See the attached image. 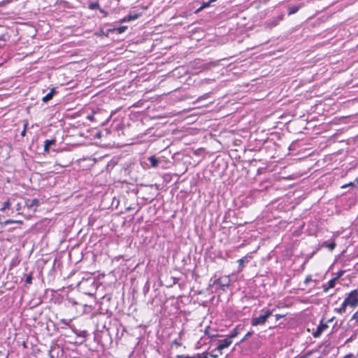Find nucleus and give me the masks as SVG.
Here are the masks:
<instances>
[{
	"label": "nucleus",
	"mask_w": 358,
	"mask_h": 358,
	"mask_svg": "<svg viewBox=\"0 0 358 358\" xmlns=\"http://www.w3.org/2000/svg\"><path fill=\"white\" fill-rule=\"evenodd\" d=\"M1 353V352L0 351V354Z\"/></svg>",
	"instance_id": "37998d69"
},
{
	"label": "nucleus",
	"mask_w": 358,
	"mask_h": 358,
	"mask_svg": "<svg viewBox=\"0 0 358 358\" xmlns=\"http://www.w3.org/2000/svg\"><path fill=\"white\" fill-rule=\"evenodd\" d=\"M310 280H311L310 276L306 277V278L305 279L304 283L308 284V282L310 281Z\"/></svg>",
	"instance_id": "f704fd0d"
},
{
	"label": "nucleus",
	"mask_w": 358,
	"mask_h": 358,
	"mask_svg": "<svg viewBox=\"0 0 358 358\" xmlns=\"http://www.w3.org/2000/svg\"><path fill=\"white\" fill-rule=\"evenodd\" d=\"M342 273H343V271L338 272V274H340L339 276H341L342 275Z\"/></svg>",
	"instance_id": "ea45409f"
},
{
	"label": "nucleus",
	"mask_w": 358,
	"mask_h": 358,
	"mask_svg": "<svg viewBox=\"0 0 358 358\" xmlns=\"http://www.w3.org/2000/svg\"><path fill=\"white\" fill-rule=\"evenodd\" d=\"M55 93H56L55 88L51 89L50 92L42 98V101L45 103L48 102V101H50L52 99V97Z\"/></svg>",
	"instance_id": "f8f14e48"
},
{
	"label": "nucleus",
	"mask_w": 358,
	"mask_h": 358,
	"mask_svg": "<svg viewBox=\"0 0 358 358\" xmlns=\"http://www.w3.org/2000/svg\"><path fill=\"white\" fill-rule=\"evenodd\" d=\"M231 343L232 341L230 340V338L228 337L223 340H219L217 343V347L213 351H218L220 354H222V350L226 348H228L231 344Z\"/></svg>",
	"instance_id": "20e7f679"
},
{
	"label": "nucleus",
	"mask_w": 358,
	"mask_h": 358,
	"mask_svg": "<svg viewBox=\"0 0 358 358\" xmlns=\"http://www.w3.org/2000/svg\"><path fill=\"white\" fill-rule=\"evenodd\" d=\"M338 278H334L332 279H331L330 280L328 281L327 282V285H323V289H324V292H327V290L330 288H333L334 286H335V283H336V281L337 280Z\"/></svg>",
	"instance_id": "9b49d317"
},
{
	"label": "nucleus",
	"mask_w": 358,
	"mask_h": 358,
	"mask_svg": "<svg viewBox=\"0 0 358 358\" xmlns=\"http://www.w3.org/2000/svg\"><path fill=\"white\" fill-rule=\"evenodd\" d=\"M253 334V331H248L245 336L243 337V338L241 341V342H243L246 338L251 336Z\"/></svg>",
	"instance_id": "b1692460"
},
{
	"label": "nucleus",
	"mask_w": 358,
	"mask_h": 358,
	"mask_svg": "<svg viewBox=\"0 0 358 358\" xmlns=\"http://www.w3.org/2000/svg\"><path fill=\"white\" fill-rule=\"evenodd\" d=\"M231 284V279L229 276H224L217 279H215L210 286H218L219 289L222 292H225L227 288L229 287Z\"/></svg>",
	"instance_id": "f03ea898"
},
{
	"label": "nucleus",
	"mask_w": 358,
	"mask_h": 358,
	"mask_svg": "<svg viewBox=\"0 0 358 358\" xmlns=\"http://www.w3.org/2000/svg\"><path fill=\"white\" fill-rule=\"evenodd\" d=\"M56 140L55 139H48L44 142V151L45 152H49L50 148L52 145H55Z\"/></svg>",
	"instance_id": "9d476101"
},
{
	"label": "nucleus",
	"mask_w": 358,
	"mask_h": 358,
	"mask_svg": "<svg viewBox=\"0 0 358 358\" xmlns=\"http://www.w3.org/2000/svg\"><path fill=\"white\" fill-rule=\"evenodd\" d=\"M20 203H18V204H17V210H19V209H20Z\"/></svg>",
	"instance_id": "4c0bfd02"
},
{
	"label": "nucleus",
	"mask_w": 358,
	"mask_h": 358,
	"mask_svg": "<svg viewBox=\"0 0 358 358\" xmlns=\"http://www.w3.org/2000/svg\"><path fill=\"white\" fill-rule=\"evenodd\" d=\"M139 14H129L124 20V21H131L137 19L139 17Z\"/></svg>",
	"instance_id": "dca6fc26"
},
{
	"label": "nucleus",
	"mask_w": 358,
	"mask_h": 358,
	"mask_svg": "<svg viewBox=\"0 0 358 358\" xmlns=\"http://www.w3.org/2000/svg\"><path fill=\"white\" fill-rule=\"evenodd\" d=\"M273 312V310L266 308L262 309L261 310L262 314L259 316L252 317L251 319V325L253 327L264 325L266 322L268 318L272 315Z\"/></svg>",
	"instance_id": "f257e3e1"
},
{
	"label": "nucleus",
	"mask_w": 358,
	"mask_h": 358,
	"mask_svg": "<svg viewBox=\"0 0 358 358\" xmlns=\"http://www.w3.org/2000/svg\"><path fill=\"white\" fill-rule=\"evenodd\" d=\"M249 262L248 257L245 256L238 260V271H241L245 263H248Z\"/></svg>",
	"instance_id": "4468645a"
},
{
	"label": "nucleus",
	"mask_w": 358,
	"mask_h": 358,
	"mask_svg": "<svg viewBox=\"0 0 358 358\" xmlns=\"http://www.w3.org/2000/svg\"><path fill=\"white\" fill-rule=\"evenodd\" d=\"M356 185V182L355 180L354 182H350L349 183H347V184H345L341 186V188H346V187H355Z\"/></svg>",
	"instance_id": "4be33fe9"
},
{
	"label": "nucleus",
	"mask_w": 358,
	"mask_h": 358,
	"mask_svg": "<svg viewBox=\"0 0 358 358\" xmlns=\"http://www.w3.org/2000/svg\"><path fill=\"white\" fill-rule=\"evenodd\" d=\"M332 320H333V318L329 320L328 322H331Z\"/></svg>",
	"instance_id": "79ce46f5"
},
{
	"label": "nucleus",
	"mask_w": 358,
	"mask_h": 358,
	"mask_svg": "<svg viewBox=\"0 0 358 358\" xmlns=\"http://www.w3.org/2000/svg\"><path fill=\"white\" fill-rule=\"evenodd\" d=\"M148 160L150 162L151 167L156 168L158 166L159 162V159L155 156H154V155L150 156L148 158Z\"/></svg>",
	"instance_id": "ddd939ff"
},
{
	"label": "nucleus",
	"mask_w": 358,
	"mask_h": 358,
	"mask_svg": "<svg viewBox=\"0 0 358 358\" xmlns=\"http://www.w3.org/2000/svg\"><path fill=\"white\" fill-rule=\"evenodd\" d=\"M336 243L332 241V242H329V241H324L323 243H322V246L324 247V248H329L330 250H333L335 247H336Z\"/></svg>",
	"instance_id": "2eb2a0df"
},
{
	"label": "nucleus",
	"mask_w": 358,
	"mask_h": 358,
	"mask_svg": "<svg viewBox=\"0 0 358 358\" xmlns=\"http://www.w3.org/2000/svg\"><path fill=\"white\" fill-rule=\"evenodd\" d=\"M285 317V315H280V314H276L275 315V320L278 321L280 319L282 318Z\"/></svg>",
	"instance_id": "c85d7f7f"
},
{
	"label": "nucleus",
	"mask_w": 358,
	"mask_h": 358,
	"mask_svg": "<svg viewBox=\"0 0 358 358\" xmlns=\"http://www.w3.org/2000/svg\"><path fill=\"white\" fill-rule=\"evenodd\" d=\"M99 12L103 13L104 15V16H107L108 15V13L106 11H105L102 8H99Z\"/></svg>",
	"instance_id": "7c9ffc66"
},
{
	"label": "nucleus",
	"mask_w": 358,
	"mask_h": 358,
	"mask_svg": "<svg viewBox=\"0 0 358 358\" xmlns=\"http://www.w3.org/2000/svg\"><path fill=\"white\" fill-rule=\"evenodd\" d=\"M14 222H15V221H14L13 220H8L5 221L4 224H8L14 223Z\"/></svg>",
	"instance_id": "2f4dec72"
},
{
	"label": "nucleus",
	"mask_w": 358,
	"mask_h": 358,
	"mask_svg": "<svg viewBox=\"0 0 358 358\" xmlns=\"http://www.w3.org/2000/svg\"><path fill=\"white\" fill-rule=\"evenodd\" d=\"M173 345L180 347L182 345V343L179 342L177 339H175L174 341H172V345Z\"/></svg>",
	"instance_id": "393cba45"
},
{
	"label": "nucleus",
	"mask_w": 358,
	"mask_h": 358,
	"mask_svg": "<svg viewBox=\"0 0 358 358\" xmlns=\"http://www.w3.org/2000/svg\"><path fill=\"white\" fill-rule=\"evenodd\" d=\"M27 123H25L24 124V129H23V130L21 132V136H25L26 130H27Z\"/></svg>",
	"instance_id": "bb28decb"
},
{
	"label": "nucleus",
	"mask_w": 358,
	"mask_h": 358,
	"mask_svg": "<svg viewBox=\"0 0 358 358\" xmlns=\"http://www.w3.org/2000/svg\"><path fill=\"white\" fill-rule=\"evenodd\" d=\"M10 202L8 200H7L6 201H5L3 204V206L0 208V210L3 212L5 211L6 209L9 208H10Z\"/></svg>",
	"instance_id": "6ab92c4d"
},
{
	"label": "nucleus",
	"mask_w": 358,
	"mask_h": 358,
	"mask_svg": "<svg viewBox=\"0 0 358 358\" xmlns=\"http://www.w3.org/2000/svg\"><path fill=\"white\" fill-rule=\"evenodd\" d=\"M25 283L28 285H31L32 283V273H30L27 275Z\"/></svg>",
	"instance_id": "aec40b11"
},
{
	"label": "nucleus",
	"mask_w": 358,
	"mask_h": 358,
	"mask_svg": "<svg viewBox=\"0 0 358 358\" xmlns=\"http://www.w3.org/2000/svg\"><path fill=\"white\" fill-rule=\"evenodd\" d=\"M238 334V331L237 330V328H235L230 331V333L227 337L230 338V340L232 341V338H235Z\"/></svg>",
	"instance_id": "f3484780"
},
{
	"label": "nucleus",
	"mask_w": 358,
	"mask_h": 358,
	"mask_svg": "<svg viewBox=\"0 0 358 358\" xmlns=\"http://www.w3.org/2000/svg\"><path fill=\"white\" fill-rule=\"evenodd\" d=\"M348 306H349V304L348 303V301L345 299V300L343 301V302L342 303L341 308L343 310H344L345 311H346V307H347Z\"/></svg>",
	"instance_id": "5701e85b"
},
{
	"label": "nucleus",
	"mask_w": 358,
	"mask_h": 358,
	"mask_svg": "<svg viewBox=\"0 0 358 358\" xmlns=\"http://www.w3.org/2000/svg\"><path fill=\"white\" fill-rule=\"evenodd\" d=\"M25 205L29 209H33L35 211L36 208L39 206V200L38 199H34L32 200L27 199Z\"/></svg>",
	"instance_id": "0eeeda50"
},
{
	"label": "nucleus",
	"mask_w": 358,
	"mask_h": 358,
	"mask_svg": "<svg viewBox=\"0 0 358 358\" xmlns=\"http://www.w3.org/2000/svg\"><path fill=\"white\" fill-rule=\"evenodd\" d=\"M345 299L351 308L357 307L358 306V289L352 290L346 295Z\"/></svg>",
	"instance_id": "7ed1b4c3"
},
{
	"label": "nucleus",
	"mask_w": 358,
	"mask_h": 358,
	"mask_svg": "<svg viewBox=\"0 0 358 358\" xmlns=\"http://www.w3.org/2000/svg\"><path fill=\"white\" fill-rule=\"evenodd\" d=\"M87 118L90 120H94V115H88Z\"/></svg>",
	"instance_id": "c9c22d12"
},
{
	"label": "nucleus",
	"mask_w": 358,
	"mask_h": 358,
	"mask_svg": "<svg viewBox=\"0 0 358 358\" xmlns=\"http://www.w3.org/2000/svg\"><path fill=\"white\" fill-rule=\"evenodd\" d=\"M125 29H126V27H120V28L118 29V31H119V33H122V32H124V30H125Z\"/></svg>",
	"instance_id": "72a5a7b5"
},
{
	"label": "nucleus",
	"mask_w": 358,
	"mask_h": 358,
	"mask_svg": "<svg viewBox=\"0 0 358 358\" xmlns=\"http://www.w3.org/2000/svg\"><path fill=\"white\" fill-rule=\"evenodd\" d=\"M11 1H12V0H3V1L0 2V7L1 6H3L6 4H8V3H10Z\"/></svg>",
	"instance_id": "a878e982"
},
{
	"label": "nucleus",
	"mask_w": 358,
	"mask_h": 358,
	"mask_svg": "<svg viewBox=\"0 0 358 358\" xmlns=\"http://www.w3.org/2000/svg\"><path fill=\"white\" fill-rule=\"evenodd\" d=\"M343 358H357L352 353L345 355Z\"/></svg>",
	"instance_id": "cd10ccee"
},
{
	"label": "nucleus",
	"mask_w": 358,
	"mask_h": 358,
	"mask_svg": "<svg viewBox=\"0 0 358 358\" xmlns=\"http://www.w3.org/2000/svg\"><path fill=\"white\" fill-rule=\"evenodd\" d=\"M60 322H61L62 323H63L64 324H65V325H69V321H67V320H66L65 319H62V320H60Z\"/></svg>",
	"instance_id": "473e14b6"
},
{
	"label": "nucleus",
	"mask_w": 358,
	"mask_h": 358,
	"mask_svg": "<svg viewBox=\"0 0 358 358\" xmlns=\"http://www.w3.org/2000/svg\"><path fill=\"white\" fill-rule=\"evenodd\" d=\"M215 0H210L208 2H203L202 6L197 9V11H200L202 9L205 8H207L208 6H209L210 3L213 1H214Z\"/></svg>",
	"instance_id": "412c9836"
},
{
	"label": "nucleus",
	"mask_w": 358,
	"mask_h": 358,
	"mask_svg": "<svg viewBox=\"0 0 358 358\" xmlns=\"http://www.w3.org/2000/svg\"><path fill=\"white\" fill-rule=\"evenodd\" d=\"M90 281H92V283H94V280H92V279H91V280H90Z\"/></svg>",
	"instance_id": "a19ab883"
},
{
	"label": "nucleus",
	"mask_w": 358,
	"mask_h": 358,
	"mask_svg": "<svg viewBox=\"0 0 358 358\" xmlns=\"http://www.w3.org/2000/svg\"><path fill=\"white\" fill-rule=\"evenodd\" d=\"M328 327L327 324L321 323L317 326V329L315 332L313 333V336L315 338H318L320 336L322 333Z\"/></svg>",
	"instance_id": "6e6552de"
},
{
	"label": "nucleus",
	"mask_w": 358,
	"mask_h": 358,
	"mask_svg": "<svg viewBox=\"0 0 358 358\" xmlns=\"http://www.w3.org/2000/svg\"><path fill=\"white\" fill-rule=\"evenodd\" d=\"M283 17H284V15L282 14H281L277 17H274L267 20L265 22L266 27L271 29V28L275 27L283 19Z\"/></svg>",
	"instance_id": "39448f33"
},
{
	"label": "nucleus",
	"mask_w": 358,
	"mask_h": 358,
	"mask_svg": "<svg viewBox=\"0 0 358 358\" xmlns=\"http://www.w3.org/2000/svg\"><path fill=\"white\" fill-rule=\"evenodd\" d=\"M335 311H336L338 313L342 314L345 313V311L343 310L341 307L339 308H336Z\"/></svg>",
	"instance_id": "c756f323"
},
{
	"label": "nucleus",
	"mask_w": 358,
	"mask_h": 358,
	"mask_svg": "<svg viewBox=\"0 0 358 358\" xmlns=\"http://www.w3.org/2000/svg\"><path fill=\"white\" fill-rule=\"evenodd\" d=\"M342 273H343V271L338 272V274H340L339 276H341L342 275Z\"/></svg>",
	"instance_id": "58836bf2"
},
{
	"label": "nucleus",
	"mask_w": 358,
	"mask_h": 358,
	"mask_svg": "<svg viewBox=\"0 0 358 358\" xmlns=\"http://www.w3.org/2000/svg\"><path fill=\"white\" fill-rule=\"evenodd\" d=\"M176 358H208V354L207 352L196 353L192 356L185 355H178Z\"/></svg>",
	"instance_id": "423d86ee"
},
{
	"label": "nucleus",
	"mask_w": 358,
	"mask_h": 358,
	"mask_svg": "<svg viewBox=\"0 0 358 358\" xmlns=\"http://www.w3.org/2000/svg\"><path fill=\"white\" fill-rule=\"evenodd\" d=\"M303 6V3H301L298 5H289L287 6L288 15H293L298 12V10Z\"/></svg>",
	"instance_id": "1a4fd4ad"
},
{
	"label": "nucleus",
	"mask_w": 358,
	"mask_h": 358,
	"mask_svg": "<svg viewBox=\"0 0 358 358\" xmlns=\"http://www.w3.org/2000/svg\"><path fill=\"white\" fill-rule=\"evenodd\" d=\"M211 356L214 358H216L218 355L217 354H212Z\"/></svg>",
	"instance_id": "e433bc0d"
},
{
	"label": "nucleus",
	"mask_w": 358,
	"mask_h": 358,
	"mask_svg": "<svg viewBox=\"0 0 358 358\" xmlns=\"http://www.w3.org/2000/svg\"><path fill=\"white\" fill-rule=\"evenodd\" d=\"M89 8L91 9V10L99 9V2L98 1L91 2L89 4Z\"/></svg>",
	"instance_id": "a211bd4d"
},
{
	"label": "nucleus",
	"mask_w": 358,
	"mask_h": 358,
	"mask_svg": "<svg viewBox=\"0 0 358 358\" xmlns=\"http://www.w3.org/2000/svg\"><path fill=\"white\" fill-rule=\"evenodd\" d=\"M317 358H320V357H317Z\"/></svg>",
	"instance_id": "c03bdc74"
}]
</instances>
